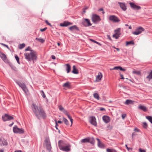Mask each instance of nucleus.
<instances>
[{
    "mask_svg": "<svg viewBox=\"0 0 152 152\" xmlns=\"http://www.w3.org/2000/svg\"><path fill=\"white\" fill-rule=\"evenodd\" d=\"M125 147L128 151H129L130 150L131 151L132 150V148H129L128 147L127 145L126 144L125 145Z\"/></svg>",
    "mask_w": 152,
    "mask_h": 152,
    "instance_id": "49",
    "label": "nucleus"
},
{
    "mask_svg": "<svg viewBox=\"0 0 152 152\" xmlns=\"http://www.w3.org/2000/svg\"><path fill=\"white\" fill-rule=\"evenodd\" d=\"M90 40L91 41H92V42H94L95 43H96V44H97L98 45H101L99 42L96 41L95 40H94V39H90Z\"/></svg>",
    "mask_w": 152,
    "mask_h": 152,
    "instance_id": "45",
    "label": "nucleus"
},
{
    "mask_svg": "<svg viewBox=\"0 0 152 152\" xmlns=\"http://www.w3.org/2000/svg\"><path fill=\"white\" fill-rule=\"evenodd\" d=\"M118 4H119L121 8L124 11H125L126 10V7L125 3L118 2Z\"/></svg>",
    "mask_w": 152,
    "mask_h": 152,
    "instance_id": "17",
    "label": "nucleus"
},
{
    "mask_svg": "<svg viewBox=\"0 0 152 152\" xmlns=\"http://www.w3.org/2000/svg\"><path fill=\"white\" fill-rule=\"evenodd\" d=\"M102 77V75H101L100 76L99 75H98L97 76H96V80H100L101 79Z\"/></svg>",
    "mask_w": 152,
    "mask_h": 152,
    "instance_id": "43",
    "label": "nucleus"
},
{
    "mask_svg": "<svg viewBox=\"0 0 152 152\" xmlns=\"http://www.w3.org/2000/svg\"><path fill=\"white\" fill-rule=\"evenodd\" d=\"M94 96L95 99L97 100H99V96L97 93H95L94 94Z\"/></svg>",
    "mask_w": 152,
    "mask_h": 152,
    "instance_id": "29",
    "label": "nucleus"
},
{
    "mask_svg": "<svg viewBox=\"0 0 152 152\" xmlns=\"http://www.w3.org/2000/svg\"><path fill=\"white\" fill-rule=\"evenodd\" d=\"M2 119L4 121H10L14 119L13 117L7 114H5L4 115L2 116Z\"/></svg>",
    "mask_w": 152,
    "mask_h": 152,
    "instance_id": "11",
    "label": "nucleus"
},
{
    "mask_svg": "<svg viewBox=\"0 0 152 152\" xmlns=\"http://www.w3.org/2000/svg\"><path fill=\"white\" fill-rule=\"evenodd\" d=\"M25 46V45L24 43H22L20 44L19 47L20 49H22Z\"/></svg>",
    "mask_w": 152,
    "mask_h": 152,
    "instance_id": "37",
    "label": "nucleus"
},
{
    "mask_svg": "<svg viewBox=\"0 0 152 152\" xmlns=\"http://www.w3.org/2000/svg\"><path fill=\"white\" fill-rule=\"evenodd\" d=\"M89 137H87L82 139L81 140V142L82 143L88 142H89Z\"/></svg>",
    "mask_w": 152,
    "mask_h": 152,
    "instance_id": "20",
    "label": "nucleus"
},
{
    "mask_svg": "<svg viewBox=\"0 0 152 152\" xmlns=\"http://www.w3.org/2000/svg\"><path fill=\"white\" fill-rule=\"evenodd\" d=\"M130 4L131 7L134 10H138L141 9V7L134 4L133 3H130Z\"/></svg>",
    "mask_w": 152,
    "mask_h": 152,
    "instance_id": "13",
    "label": "nucleus"
},
{
    "mask_svg": "<svg viewBox=\"0 0 152 152\" xmlns=\"http://www.w3.org/2000/svg\"><path fill=\"white\" fill-rule=\"evenodd\" d=\"M67 117H68V118L69 119H70V118H72V117H71L69 114H67V115H66Z\"/></svg>",
    "mask_w": 152,
    "mask_h": 152,
    "instance_id": "63",
    "label": "nucleus"
},
{
    "mask_svg": "<svg viewBox=\"0 0 152 152\" xmlns=\"http://www.w3.org/2000/svg\"><path fill=\"white\" fill-rule=\"evenodd\" d=\"M72 72L75 74H76V67L75 65L73 66V70L72 71Z\"/></svg>",
    "mask_w": 152,
    "mask_h": 152,
    "instance_id": "40",
    "label": "nucleus"
},
{
    "mask_svg": "<svg viewBox=\"0 0 152 152\" xmlns=\"http://www.w3.org/2000/svg\"><path fill=\"white\" fill-rule=\"evenodd\" d=\"M3 142V139H1L0 138V145H2Z\"/></svg>",
    "mask_w": 152,
    "mask_h": 152,
    "instance_id": "52",
    "label": "nucleus"
},
{
    "mask_svg": "<svg viewBox=\"0 0 152 152\" xmlns=\"http://www.w3.org/2000/svg\"><path fill=\"white\" fill-rule=\"evenodd\" d=\"M107 128H110V129H112V127L111 126H110V125H108V126H107Z\"/></svg>",
    "mask_w": 152,
    "mask_h": 152,
    "instance_id": "64",
    "label": "nucleus"
},
{
    "mask_svg": "<svg viewBox=\"0 0 152 152\" xmlns=\"http://www.w3.org/2000/svg\"><path fill=\"white\" fill-rule=\"evenodd\" d=\"M82 23L85 27H88L92 25L90 20L87 18L83 19L82 21Z\"/></svg>",
    "mask_w": 152,
    "mask_h": 152,
    "instance_id": "6",
    "label": "nucleus"
},
{
    "mask_svg": "<svg viewBox=\"0 0 152 152\" xmlns=\"http://www.w3.org/2000/svg\"><path fill=\"white\" fill-rule=\"evenodd\" d=\"M15 58L16 60L17 63L18 64H20V61H19V57L17 55H16L15 56Z\"/></svg>",
    "mask_w": 152,
    "mask_h": 152,
    "instance_id": "39",
    "label": "nucleus"
},
{
    "mask_svg": "<svg viewBox=\"0 0 152 152\" xmlns=\"http://www.w3.org/2000/svg\"><path fill=\"white\" fill-rule=\"evenodd\" d=\"M51 58H52L53 59H56V57L54 55H52L51 56Z\"/></svg>",
    "mask_w": 152,
    "mask_h": 152,
    "instance_id": "62",
    "label": "nucleus"
},
{
    "mask_svg": "<svg viewBox=\"0 0 152 152\" xmlns=\"http://www.w3.org/2000/svg\"><path fill=\"white\" fill-rule=\"evenodd\" d=\"M148 125L146 122H144L143 123L142 126L144 129H146L148 127Z\"/></svg>",
    "mask_w": 152,
    "mask_h": 152,
    "instance_id": "35",
    "label": "nucleus"
},
{
    "mask_svg": "<svg viewBox=\"0 0 152 152\" xmlns=\"http://www.w3.org/2000/svg\"><path fill=\"white\" fill-rule=\"evenodd\" d=\"M69 29L70 31H73L74 30H76V25H74L69 27Z\"/></svg>",
    "mask_w": 152,
    "mask_h": 152,
    "instance_id": "30",
    "label": "nucleus"
},
{
    "mask_svg": "<svg viewBox=\"0 0 152 152\" xmlns=\"http://www.w3.org/2000/svg\"><path fill=\"white\" fill-rule=\"evenodd\" d=\"M58 107H59V110L63 112V111L64 110V108L63 107H62V106L61 105H59V106H58Z\"/></svg>",
    "mask_w": 152,
    "mask_h": 152,
    "instance_id": "42",
    "label": "nucleus"
},
{
    "mask_svg": "<svg viewBox=\"0 0 152 152\" xmlns=\"http://www.w3.org/2000/svg\"><path fill=\"white\" fill-rule=\"evenodd\" d=\"M15 81L26 94H27L28 92V90L24 83H21L16 80H15Z\"/></svg>",
    "mask_w": 152,
    "mask_h": 152,
    "instance_id": "4",
    "label": "nucleus"
},
{
    "mask_svg": "<svg viewBox=\"0 0 152 152\" xmlns=\"http://www.w3.org/2000/svg\"><path fill=\"white\" fill-rule=\"evenodd\" d=\"M120 35H117L115 34L113 35V37L115 38L116 39H118Z\"/></svg>",
    "mask_w": 152,
    "mask_h": 152,
    "instance_id": "41",
    "label": "nucleus"
},
{
    "mask_svg": "<svg viewBox=\"0 0 152 152\" xmlns=\"http://www.w3.org/2000/svg\"><path fill=\"white\" fill-rule=\"evenodd\" d=\"M25 58L28 61H34L36 60L37 57V53L34 50H32L29 53H24Z\"/></svg>",
    "mask_w": 152,
    "mask_h": 152,
    "instance_id": "2",
    "label": "nucleus"
},
{
    "mask_svg": "<svg viewBox=\"0 0 152 152\" xmlns=\"http://www.w3.org/2000/svg\"><path fill=\"white\" fill-rule=\"evenodd\" d=\"M71 24H72L71 23L65 21L63 23H60V26L62 27H66Z\"/></svg>",
    "mask_w": 152,
    "mask_h": 152,
    "instance_id": "14",
    "label": "nucleus"
},
{
    "mask_svg": "<svg viewBox=\"0 0 152 152\" xmlns=\"http://www.w3.org/2000/svg\"><path fill=\"white\" fill-rule=\"evenodd\" d=\"M45 23L48 25L50 26V27H52V26L51 24L49 23L47 20H45Z\"/></svg>",
    "mask_w": 152,
    "mask_h": 152,
    "instance_id": "50",
    "label": "nucleus"
},
{
    "mask_svg": "<svg viewBox=\"0 0 152 152\" xmlns=\"http://www.w3.org/2000/svg\"><path fill=\"white\" fill-rule=\"evenodd\" d=\"M88 142L92 145H94L95 142V140L94 138L93 137H92L91 138L89 137V142Z\"/></svg>",
    "mask_w": 152,
    "mask_h": 152,
    "instance_id": "23",
    "label": "nucleus"
},
{
    "mask_svg": "<svg viewBox=\"0 0 152 152\" xmlns=\"http://www.w3.org/2000/svg\"><path fill=\"white\" fill-rule=\"evenodd\" d=\"M109 20L115 23L119 22L120 20L119 18L115 15H111L109 18Z\"/></svg>",
    "mask_w": 152,
    "mask_h": 152,
    "instance_id": "8",
    "label": "nucleus"
},
{
    "mask_svg": "<svg viewBox=\"0 0 152 152\" xmlns=\"http://www.w3.org/2000/svg\"><path fill=\"white\" fill-rule=\"evenodd\" d=\"M120 28H118L115 30V34L117 35H120L121 34L120 33Z\"/></svg>",
    "mask_w": 152,
    "mask_h": 152,
    "instance_id": "25",
    "label": "nucleus"
},
{
    "mask_svg": "<svg viewBox=\"0 0 152 152\" xmlns=\"http://www.w3.org/2000/svg\"><path fill=\"white\" fill-rule=\"evenodd\" d=\"M120 75L121 77V79H124V77L123 75H122L121 74H120Z\"/></svg>",
    "mask_w": 152,
    "mask_h": 152,
    "instance_id": "61",
    "label": "nucleus"
},
{
    "mask_svg": "<svg viewBox=\"0 0 152 152\" xmlns=\"http://www.w3.org/2000/svg\"><path fill=\"white\" fill-rule=\"evenodd\" d=\"M66 115L68 114V112L67 110L64 109L62 112Z\"/></svg>",
    "mask_w": 152,
    "mask_h": 152,
    "instance_id": "51",
    "label": "nucleus"
},
{
    "mask_svg": "<svg viewBox=\"0 0 152 152\" xmlns=\"http://www.w3.org/2000/svg\"><path fill=\"white\" fill-rule=\"evenodd\" d=\"M63 86L64 87H67L69 88V82H67L64 84L63 85Z\"/></svg>",
    "mask_w": 152,
    "mask_h": 152,
    "instance_id": "33",
    "label": "nucleus"
},
{
    "mask_svg": "<svg viewBox=\"0 0 152 152\" xmlns=\"http://www.w3.org/2000/svg\"><path fill=\"white\" fill-rule=\"evenodd\" d=\"M91 20L94 23L96 24L101 20V19L99 15L96 14H94L92 15Z\"/></svg>",
    "mask_w": 152,
    "mask_h": 152,
    "instance_id": "5",
    "label": "nucleus"
},
{
    "mask_svg": "<svg viewBox=\"0 0 152 152\" xmlns=\"http://www.w3.org/2000/svg\"><path fill=\"white\" fill-rule=\"evenodd\" d=\"M89 122L92 125L96 126H97V123L96 118L94 116H91L89 118Z\"/></svg>",
    "mask_w": 152,
    "mask_h": 152,
    "instance_id": "10",
    "label": "nucleus"
},
{
    "mask_svg": "<svg viewBox=\"0 0 152 152\" xmlns=\"http://www.w3.org/2000/svg\"><path fill=\"white\" fill-rule=\"evenodd\" d=\"M45 143L47 149L48 151H51V147L49 138H46L45 140Z\"/></svg>",
    "mask_w": 152,
    "mask_h": 152,
    "instance_id": "9",
    "label": "nucleus"
},
{
    "mask_svg": "<svg viewBox=\"0 0 152 152\" xmlns=\"http://www.w3.org/2000/svg\"><path fill=\"white\" fill-rule=\"evenodd\" d=\"M134 130L136 132H139L140 131V130L137 128L134 129Z\"/></svg>",
    "mask_w": 152,
    "mask_h": 152,
    "instance_id": "59",
    "label": "nucleus"
},
{
    "mask_svg": "<svg viewBox=\"0 0 152 152\" xmlns=\"http://www.w3.org/2000/svg\"><path fill=\"white\" fill-rule=\"evenodd\" d=\"M138 108L144 112H146L147 110V108L145 106L140 105L138 107Z\"/></svg>",
    "mask_w": 152,
    "mask_h": 152,
    "instance_id": "18",
    "label": "nucleus"
},
{
    "mask_svg": "<svg viewBox=\"0 0 152 152\" xmlns=\"http://www.w3.org/2000/svg\"><path fill=\"white\" fill-rule=\"evenodd\" d=\"M134 42L133 40H131L129 41H126V45L128 46L129 45H134Z\"/></svg>",
    "mask_w": 152,
    "mask_h": 152,
    "instance_id": "24",
    "label": "nucleus"
},
{
    "mask_svg": "<svg viewBox=\"0 0 152 152\" xmlns=\"http://www.w3.org/2000/svg\"><path fill=\"white\" fill-rule=\"evenodd\" d=\"M107 152H116V151L114 149H111L109 148H107Z\"/></svg>",
    "mask_w": 152,
    "mask_h": 152,
    "instance_id": "36",
    "label": "nucleus"
},
{
    "mask_svg": "<svg viewBox=\"0 0 152 152\" xmlns=\"http://www.w3.org/2000/svg\"><path fill=\"white\" fill-rule=\"evenodd\" d=\"M66 70L67 71V73H69L71 70V66L69 64H66Z\"/></svg>",
    "mask_w": 152,
    "mask_h": 152,
    "instance_id": "19",
    "label": "nucleus"
},
{
    "mask_svg": "<svg viewBox=\"0 0 152 152\" xmlns=\"http://www.w3.org/2000/svg\"><path fill=\"white\" fill-rule=\"evenodd\" d=\"M32 50H31V48L29 46H28L25 49V51H30L31 52Z\"/></svg>",
    "mask_w": 152,
    "mask_h": 152,
    "instance_id": "44",
    "label": "nucleus"
},
{
    "mask_svg": "<svg viewBox=\"0 0 152 152\" xmlns=\"http://www.w3.org/2000/svg\"><path fill=\"white\" fill-rule=\"evenodd\" d=\"M31 108L35 116L38 119H40L41 117L44 119L46 118V114L41 106L38 107L34 104H33L31 106Z\"/></svg>",
    "mask_w": 152,
    "mask_h": 152,
    "instance_id": "1",
    "label": "nucleus"
},
{
    "mask_svg": "<svg viewBox=\"0 0 152 152\" xmlns=\"http://www.w3.org/2000/svg\"><path fill=\"white\" fill-rule=\"evenodd\" d=\"M99 11H102L103 12H102V13L103 14H104V12L103 11V9L102 8H100V9H99Z\"/></svg>",
    "mask_w": 152,
    "mask_h": 152,
    "instance_id": "57",
    "label": "nucleus"
},
{
    "mask_svg": "<svg viewBox=\"0 0 152 152\" xmlns=\"http://www.w3.org/2000/svg\"><path fill=\"white\" fill-rule=\"evenodd\" d=\"M145 29L142 27L140 26L138 28H137L136 30L132 32V34L135 35H138L140 34L142 31H144Z\"/></svg>",
    "mask_w": 152,
    "mask_h": 152,
    "instance_id": "12",
    "label": "nucleus"
},
{
    "mask_svg": "<svg viewBox=\"0 0 152 152\" xmlns=\"http://www.w3.org/2000/svg\"><path fill=\"white\" fill-rule=\"evenodd\" d=\"M2 145L3 146H7L8 145V143L7 142V140L3 139V142Z\"/></svg>",
    "mask_w": 152,
    "mask_h": 152,
    "instance_id": "34",
    "label": "nucleus"
},
{
    "mask_svg": "<svg viewBox=\"0 0 152 152\" xmlns=\"http://www.w3.org/2000/svg\"><path fill=\"white\" fill-rule=\"evenodd\" d=\"M47 29V28L45 27L43 29H40V31L42 32H43V31H45Z\"/></svg>",
    "mask_w": 152,
    "mask_h": 152,
    "instance_id": "53",
    "label": "nucleus"
},
{
    "mask_svg": "<svg viewBox=\"0 0 152 152\" xmlns=\"http://www.w3.org/2000/svg\"><path fill=\"white\" fill-rule=\"evenodd\" d=\"M119 66H116L114 67L113 68H111L110 69V70H118Z\"/></svg>",
    "mask_w": 152,
    "mask_h": 152,
    "instance_id": "46",
    "label": "nucleus"
},
{
    "mask_svg": "<svg viewBox=\"0 0 152 152\" xmlns=\"http://www.w3.org/2000/svg\"><path fill=\"white\" fill-rule=\"evenodd\" d=\"M126 115L125 114H123L122 115V119H124L125 117H126Z\"/></svg>",
    "mask_w": 152,
    "mask_h": 152,
    "instance_id": "60",
    "label": "nucleus"
},
{
    "mask_svg": "<svg viewBox=\"0 0 152 152\" xmlns=\"http://www.w3.org/2000/svg\"><path fill=\"white\" fill-rule=\"evenodd\" d=\"M132 73L133 74H135L137 75H140L141 74V73L140 71H132Z\"/></svg>",
    "mask_w": 152,
    "mask_h": 152,
    "instance_id": "32",
    "label": "nucleus"
},
{
    "mask_svg": "<svg viewBox=\"0 0 152 152\" xmlns=\"http://www.w3.org/2000/svg\"><path fill=\"white\" fill-rule=\"evenodd\" d=\"M2 45H3L4 46L7 47L8 49H9V48L7 45H5L3 43H2Z\"/></svg>",
    "mask_w": 152,
    "mask_h": 152,
    "instance_id": "56",
    "label": "nucleus"
},
{
    "mask_svg": "<svg viewBox=\"0 0 152 152\" xmlns=\"http://www.w3.org/2000/svg\"><path fill=\"white\" fill-rule=\"evenodd\" d=\"M146 78L149 80H150L152 79V70L149 73V75L146 77Z\"/></svg>",
    "mask_w": 152,
    "mask_h": 152,
    "instance_id": "22",
    "label": "nucleus"
},
{
    "mask_svg": "<svg viewBox=\"0 0 152 152\" xmlns=\"http://www.w3.org/2000/svg\"><path fill=\"white\" fill-rule=\"evenodd\" d=\"M99 110L101 111H106L105 109L104 108H103V107H101V108H100L99 109Z\"/></svg>",
    "mask_w": 152,
    "mask_h": 152,
    "instance_id": "54",
    "label": "nucleus"
},
{
    "mask_svg": "<svg viewBox=\"0 0 152 152\" xmlns=\"http://www.w3.org/2000/svg\"><path fill=\"white\" fill-rule=\"evenodd\" d=\"M63 120L64 121V122L65 124L67 125H69V121L67 120L64 117L63 118Z\"/></svg>",
    "mask_w": 152,
    "mask_h": 152,
    "instance_id": "31",
    "label": "nucleus"
},
{
    "mask_svg": "<svg viewBox=\"0 0 152 152\" xmlns=\"http://www.w3.org/2000/svg\"><path fill=\"white\" fill-rule=\"evenodd\" d=\"M35 39L36 40H38L39 42H40L41 43H43L45 41V40L44 39L42 38L41 37H40L39 38H36Z\"/></svg>",
    "mask_w": 152,
    "mask_h": 152,
    "instance_id": "26",
    "label": "nucleus"
},
{
    "mask_svg": "<svg viewBox=\"0 0 152 152\" xmlns=\"http://www.w3.org/2000/svg\"><path fill=\"white\" fill-rule=\"evenodd\" d=\"M107 37L108 39L110 40H112V39L111 38V37L110 36V35H107Z\"/></svg>",
    "mask_w": 152,
    "mask_h": 152,
    "instance_id": "58",
    "label": "nucleus"
},
{
    "mask_svg": "<svg viewBox=\"0 0 152 152\" xmlns=\"http://www.w3.org/2000/svg\"><path fill=\"white\" fill-rule=\"evenodd\" d=\"M55 122L56 123V125H55V127L56 129L58 130V123H57V121L56 120H55Z\"/></svg>",
    "mask_w": 152,
    "mask_h": 152,
    "instance_id": "47",
    "label": "nucleus"
},
{
    "mask_svg": "<svg viewBox=\"0 0 152 152\" xmlns=\"http://www.w3.org/2000/svg\"><path fill=\"white\" fill-rule=\"evenodd\" d=\"M58 145L59 149L61 151L68 152L70 150V145L66 144L65 142L62 140H59Z\"/></svg>",
    "mask_w": 152,
    "mask_h": 152,
    "instance_id": "3",
    "label": "nucleus"
},
{
    "mask_svg": "<svg viewBox=\"0 0 152 152\" xmlns=\"http://www.w3.org/2000/svg\"><path fill=\"white\" fill-rule=\"evenodd\" d=\"M139 152H146V151L145 150H144V149H142L141 148H140L139 149Z\"/></svg>",
    "mask_w": 152,
    "mask_h": 152,
    "instance_id": "55",
    "label": "nucleus"
},
{
    "mask_svg": "<svg viewBox=\"0 0 152 152\" xmlns=\"http://www.w3.org/2000/svg\"><path fill=\"white\" fill-rule=\"evenodd\" d=\"M0 57L1 59L5 62H6L7 60L6 55L0 51Z\"/></svg>",
    "mask_w": 152,
    "mask_h": 152,
    "instance_id": "15",
    "label": "nucleus"
},
{
    "mask_svg": "<svg viewBox=\"0 0 152 152\" xmlns=\"http://www.w3.org/2000/svg\"><path fill=\"white\" fill-rule=\"evenodd\" d=\"M133 101L132 100L129 99H127L126 100L124 104L126 105H129V104H132Z\"/></svg>",
    "mask_w": 152,
    "mask_h": 152,
    "instance_id": "21",
    "label": "nucleus"
},
{
    "mask_svg": "<svg viewBox=\"0 0 152 152\" xmlns=\"http://www.w3.org/2000/svg\"><path fill=\"white\" fill-rule=\"evenodd\" d=\"M118 69L120 70L121 71H125L126 70V69L123 68L122 67H121V66H119Z\"/></svg>",
    "mask_w": 152,
    "mask_h": 152,
    "instance_id": "48",
    "label": "nucleus"
},
{
    "mask_svg": "<svg viewBox=\"0 0 152 152\" xmlns=\"http://www.w3.org/2000/svg\"><path fill=\"white\" fill-rule=\"evenodd\" d=\"M146 118L148 119L150 123L152 124V116H146Z\"/></svg>",
    "mask_w": 152,
    "mask_h": 152,
    "instance_id": "28",
    "label": "nucleus"
},
{
    "mask_svg": "<svg viewBox=\"0 0 152 152\" xmlns=\"http://www.w3.org/2000/svg\"><path fill=\"white\" fill-rule=\"evenodd\" d=\"M102 119L103 121L106 124L109 123L110 121V117L107 115L103 116L102 117Z\"/></svg>",
    "mask_w": 152,
    "mask_h": 152,
    "instance_id": "16",
    "label": "nucleus"
},
{
    "mask_svg": "<svg viewBox=\"0 0 152 152\" xmlns=\"http://www.w3.org/2000/svg\"><path fill=\"white\" fill-rule=\"evenodd\" d=\"M40 92L42 97L43 98H45L46 97V96L45 94L44 91H43L42 90Z\"/></svg>",
    "mask_w": 152,
    "mask_h": 152,
    "instance_id": "38",
    "label": "nucleus"
},
{
    "mask_svg": "<svg viewBox=\"0 0 152 152\" xmlns=\"http://www.w3.org/2000/svg\"><path fill=\"white\" fill-rule=\"evenodd\" d=\"M13 132L15 133L21 134L24 133V130L23 129H20L17 126H15L13 128Z\"/></svg>",
    "mask_w": 152,
    "mask_h": 152,
    "instance_id": "7",
    "label": "nucleus"
},
{
    "mask_svg": "<svg viewBox=\"0 0 152 152\" xmlns=\"http://www.w3.org/2000/svg\"><path fill=\"white\" fill-rule=\"evenodd\" d=\"M98 146L99 148H104L105 147L104 145L101 142H100L99 144L98 143Z\"/></svg>",
    "mask_w": 152,
    "mask_h": 152,
    "instance_id": "27",
    "label": "nucleus"
}]
</instances>
